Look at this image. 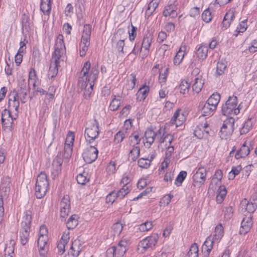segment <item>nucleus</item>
I'll list each match as a JSON object with an SVG mask.
<instances>
[{
  "instance_id": "obj_33",
  "label": "nucleus",
  "mask_w": 257,
  "mask_h": 257,
  "mask_svg": "<svg viewBox=\"0 0 257 257\" xmlns=\"http://www.w3.org/2000/svg\"><path fill=\"white\" fill-rule=\"evenodd\" d=\"M220 96L218 93H213L208 99L206 102L212 107L216 109L217 106L220 101Z\"/></svg>"
},
{
  "instance_id": "obj_20",
  "label": "nucleus",
  "mask_w": 257,
  "mask_h": 257,
  "mask_svg": "<svg viewBox=\"0 0 257 257\" xmlns=\"http://www.w3.org/2000/svg\"><path fill=\"white\" fill-rule=\"evenodd\" d=\"M181 110L178 109L174 113L171 120L172 124H175L176 126L181 125L185 120V117L183 113L180 112Z\"/></svg>"
},
{
  "instance_id": "obj_51",
  "label": "nucleus",
  "mask_w": 257,
  "mask_h": 257,
  "mask_svg": "<svg viewBox=\"0 0 257 257\" xmlns=\"http://www.w3.org/2000/svg\"><path fill=\"white\" fill-rule=\"evenodd\" d=\"M246 20L242 21L237 27L236 30L233 34V35L237 37L239 33L244 32L247 29Z\"/></svg>"
},
{
  "instance_id": "obj_14",
  "label": "nucleus",
  "mask_w": 257,
  "mask_h": 257,
  "mask_svg": "<svg viewBox=\"0 0 257 257\" xmlns=\"http://www.w3.org/2000/svg\"><path fill=\"white\" fill-rule=\"evenodd\" d=\"M129 245V239L126 237H123L116 246H113L115 250V256L120 257L123 255L127 250V247Z\"/></svg>"
},
{
  "instance_id": "obj_19",
  "label": "nucleus",
  "mask_w": 257,
  "mask_h": 257,
  "mask_svg": "<svg viewBox=\"0 0 257 257\" xmlns=\"http://www.w3.org/2000/svg\"><path fill=\"white\" fill-rule=\"evenodd\" d=\"M48 236H39L37 240V245L40 254L44 256L48 250Z\"/></svg>"
},
{
  "instance_id": "obj_23",
  "label": "nucleus",
  "mask_w": 257,
  "mask_h": 257,
  "mask_svg": "<svg viewBox=\"0 0 257 257\" xmlns=\"http://www.w3.org/2000/svg\"><path fill=\"white\" fill-rule=\"evenodd\" d=\"M32 73V68H31L30 69V71H29V80H28L29 90H27L26 89L23 88V89H21V90L18 93H16L17 94V96H17L18 100H19V98H20L22 103H25L27 100L28 91L29 92L30 90V80L32 79V77H31ZM15 92H17L16 91H15Z\"/></svg>"
},
{
  "instance_id": "obj_7",
  "label": "nucleus",
  "mask_w": 257,
  "mask_h": 257,
  "mask_svg": "<svg viewBox=\"0 0 257 257\" xmlns=\"http://www.w3.org/2000/svg\"><path fill=\"white\" fill-rule=\"evenodd\" d=\"M91 33V26L85 25L81 37V42L79 44V53L81 57L85 56L90 45V38Z\"/></svg>"
},
{
  "instance_id": "obj_48",
  "label": "nucleus",
  "mask_w": 257,
  "mask_h": 257,
  "mask_svg": "<svg viewBox=\"0 0 257 257\" xmlns=\"http://www.w3.org/2000/svg\"><path fill=\"white\" fill-rule=\"evenodd\" d=\"M190 88L189 83L187 80H182L179 85L180 92L183 94L188 93Z\"/></svg>"
},
{
  "instance_id": "obj_28",
  "label": "nucleus",
  "mask_w": 257,
  "mask_h": 257,
  "mask_svg": "<svg viewBox=\"0 0 257 257\" xmlns=\"http://www.w3.org/2000/svg\"><path fill=\"white\" fill-rule=\"evenodd\" d=\"M204 84V81L202 79L201 75H197L195 77L193 80L192 85L193 90L197 93H198L202 89Z\"/></svg>"
},
{
  "instance_id": "obj_45",
  "label": "nucleus",
  "mask_w": 257,
  "mask_h": 257,
  "mask_svg": "<svg viewBox=\"0 0 257 257\" xmlns=\"http://www.w3.org/2000/svg\"><path fill=\"white\" fill-rule=\"evenodd\" d=\"M198 246L196 243L191 245L187 253V257H198Z\"/></svg>"
},
{
  "instance_id": "obj_32",
  "label": "nucleus",
  "mask_w": 257,
  "mask_h": 257,
  "mask_svg": "<svg viewBox=\"0 0 257 257\" xmlns=\"http://www.w3.org/2000/svg\"><path fill=\"white\" fill-rule=\"evenodd\" d=\"M176 10L177 7L175 5L172 4L168 5L165 7L163 16L165 17L171 16L172 18H175L177 16Z\"/></svg>"
},
{
  "instance_id": "obj_60",
  "label": "nucleus",
  "mask_w": 257,
  "mask_h": 257,
  "mask_svg": "<svg viewBox=\"0 0 257 257\" xmlns=\"http://www.w3.org/2000/svg\"><path fill=\"white\" fill-rule=\"evenodd\" d=\"M173 139L174 137L172 135L168 134L165 136V137L163 138L162 140H160L159 142L160 143H165V146H167L168 145L170 146Z\"/></svg>"
},
{
  "instance_id": "obj_4",
  "label": "nucleus",
  "mask_w": 257,
  "mask_h": 257,
  "mask_svg": "<svg viewBox=\"0 0 257 257\" xmlns=\"http://www.w3.org/2000/svg\"><path fill=\"white\" fill-rule=\"evenodd\" d=\"M127 33L123 29H119L114 34L112 38V42L113 44L115 43V49L117 50L119 53L131 54V49L126 46L124 49V40L126 38Z\"/></svg>"
},
{
  "instance_id": "obj_24",
  "label": "nucleus",
  "mask_w": 257,
  "mask_h": 257,
  "mask_svg": "<svg viewBox=\"0 0 257 257\" xmlns=\"http://www.w3.org/2000/svg\"><path fill=\"white\" fill-rule=\"evenodd\" d=\"M240 205L242 208L245 209L250 214L253 213L257 208L255 203L250 200L249 201L246 199H244L241 201Z\"/></svg>"
},
{
  "instance_id": "obj_27",
  "label": "nucleus",
  "mask_w": 257,
  "mask_h": 257,
  "mask_svg": "<svg viewBox=\"0 0 257 257\" xmlns=\"http://www.w3.org/2000/svg\"><path fill=\"white\" fill-rule=\"evenodd\" d=\"M247 144L246 141H245L242 145L240 150L237 151L235 155L236 159L245 157L249 154L250 149L249 146L247 145Z\"/></svg>"
},
{
  "instance_id": "obj_59",
  "label": "nucleus",
  "mask_w": 257,
  "mask_h": 257,
  "mask_svg": "<svg viewBox=\"0 0 257 257\" xmlns=\"http://www.w3.org/2000/svg\"><path fill=\"white\" fill-rule=\"evenodd\" d=\"M153 227L152 222L151 221H146L140 225L139 229L141 232H145L150 230Z\"/></svg>"
},
{
  "instance_id": "obj_3",
  "label": "nucleus",
  "mask_w": 257,
  "mask_h": 257,
  "mask_svg": "<svg viewBox=\"0 0 257 257\" xmlns=\"http://www.w3.org/2000/svg\"><path fill=\"white\" fill-rule=\"evenodd\" d=\"M223 236V228L221 224L215 228L213 236H208L202 246V251L205 257H208L211 251L213 244L218 242Z\"/></svg>"
},
{
  "instance_id": "obj_44",
  "label": "nucleus",
  "mask_w": 257,
  "mask_h": 257,
  "mask_svg": "<svg viewBox=\"0 0 257 257\" xmlns=\"http://www.w3.org/2000/svg\"><path fill=\"white\" fill-rule=\"evenodd\" d=\"M73 146L65 145L64 148V153L61 156V158L68 160L71 156L72 154Z\"/></svg>"
},
{
  "instance_id": "obj_8",
  "label": "nucleus",
  "mask_w": 257,
  "mask_h": 257,
  "mask_svg": "<svg viewBox=\"0 0 257 257\" xmlns=\"http://www.w3.org/2000/svg\"><path fill=\"white\" fill-rule=\"evenodd\" d=\"M49 184L45 173H41L37 178L35 187V195L37 198H42L48 190Z\"/></svg>"
},
{
  "instance_id": "obj_42",
  "label": "nucleus",
  "mask_w": 257,
  "mask_h": 257,
  "mask_svg": "<svg viewBox=\"0 0 257 257\" xmlns=\"http://www.w3.org/2000/svg\"><path fill=\"white\" fill-rule=\"evenodd\" d=\"M227 66V62L225 60H221L218 62L216 66V73L220 75L224 73Z\"/></svg>"
},
{
  "instance_id": "obj_25",
  "label": "nucleus",
  "mask_w": 257,
  "mask_h": 257,
  "mask_svg": "<svg viewBox=\"0 0 257 257\" xmlns=\"http://www.w3.org/2000/svg\"><path fill=\"white\" fill-rule=\"evenodd\" d=\"M234 18V10H230L224 17L222 23V29L225 30L230 25L231 21Z\"/></svg>"
},
{
  "instance_id": "obj_22",
  "label": "nucleus",
  "mask_w": 257,
  "mask_h": 257,
  "mask_svg": "<svg viewBox=\"0 0 257 257\" xmlns=\"http://www.w3.org/2000/svg\"><path fill=\"white\" fill-rule=\"evenodd\" d=\"M89 70L88 72L87 82L94 84V82L97 79L99 73L98 64L95 63L93 65L90 73H89Z\"/></svg>"
},
{
  "instance_id": "obj_56",
  "label": "nucleus",
  "mask_w": 257,
  "mask_h": 257,
  "mask_svg": "<svg viewBox=\"0 0 257 257\" xmlns=\"http://www.w3.org/2000/svg\"><path fill=\"white\" fill-rule=\"evenodd\" d=\"M151 160H149L144 158H141L139 159L138 164L139 166L142 168L147 169L150 166Z\"/></svg>"
},
{
  "instance_id": "obj_58",
  "label": "nucleus",
  "mask_w": 257,
  "mask_h": 257,
  "mask_svg": "<svg viewBox=\"0 0 257 257\" xmlns=\"http://www.w3.org/2000/svg\"><path fill=\"white\" fill-rule=\"evenodd\" d=\"M87 174L85 172L80 173L77 176V181L78 183L81 185H85L89 180L87 178Z\"/></svg>"
},
{
  "instance_id": "obj_40",
  "label": "nucleus",
  "mask_w": 257,
  "mask_h": 257,
  "mask_svg": "<svg viewBox=\"0 0 257 257\" xmlns=\"http://www.w3.org/2000/svg\"><path fill=\"white\" fill-rule=\"evenodd\" d=\"M216 109L215 107H212L207 102H206L201 109V113L203 116L211 115L213 114L214 111Z\"/></svg>"
},
{
  "instance_id": "obj_31",
  "label": "nucleus",
  "mask_w": 257,
  "mask_h": 257,
  "mask_svg": "<svg viewBox=\"0 0 257 257\" xmlns=\"http://www.w3.org/2000/svg\"><path fill=\"white\" fill-rule=\"evenodd\" d=\"M52 0H41V10L43 14L47 16H49L52 8Z\"/></svg>"
},
{
  "instance_id": "obj_10",
  "label": "nucleus",
  "mask_w": 257,
  "mask_h": 257,
  "mask_svg": "<svg viewBox=\"0 0 257 257\" xmlns=\"http://www.w3.org/2000/svg\"><path fill=\"white\" fill-rule=\"evenodd\" d=\"M99 133L98 123L94 120L85 129L84 136L86 142L92 143L98 137Z\"/></svg>"
},
{
  "instance_id": "obj_16",
  "label": "nucleus",
  "mask_w": 257,
  "mask_h": 257,
  "mask_svg": "<svg viewBox=\"0 0 257 257\" xmlns=\"http://www.w3.org/2000/svg\"><path fill=\"white\" fill-rule=\"evenodd\" d=\"M83 248L81 242L79 239H75L72 242L71 247L68 251L70 257H77Z\"/></svg>"
},
{
  "instance_id": "obj_62",
  "label": "nucleus",
  "mask_w": 257,
  "mask_h": 257,
  "mask_svg": "<svg viewBox=\"0 0 257 257\" xmlns=\"http://www.w3.org/2000/svg\"><path fill=\"white\" fill-rule=\"evenodd\" d=\"M126 131L121 130L119 131L115 135L114 137V141L117 143H120L122 141L123 139L125 137Z\"/></svg>"
},
{
  "instance_id": "obj_54",
  "label": "nucleus",
  "mask_w": 257,
  "mask_h": 257,
  "mask_svg": "<svg viewBox=\"0 0 257 257\" xmlns=\"http://www.w3.org/2000/svg\"><path fill=\"white\" fill-rule=\"evenodd\" d=\"M222 178V172L221 170H218L215 171V174L213 177L211 182L210 184L209 187L211 188V186H213L214 181H216L217 182H221V179ZM212 188H213L212 186Z\"/></svg>"
},
{
  "instance_id": "obj_43",
  "label": "nucleus",
  "mask_w": 257,
  "mask_h": 257,
  "mask_svg": "<svg viewBox=\"0 0 257 257\" xmlns=\"http://www.w3.org/2000/svg\"><path fill=\"white\" fill-rule=\"evenodd\" d=\"M252 126V121L251 118H248L243 124L242 127L240 130V134H245L248 132Z\"/></svg>"
},
{
  "instance_id": "obj_55",
  "label": "nucleus",
  "mask_w": 257,
  "mask_h": 257,
  "mask_svg": "<svg viewBox=\"0 0 257 257\" xmlns=\"http://www.w3.org/2000/svg\"><path fill=\"white\" fill-rule=\"evenodd\" d=\"M184 52L181 50V49L177 52L176 56L174 58V64L175 65H178L181 62L184 56Z\"/></svg>"
},
{
  "instance_id": "obj_61",
  "label": "nucleus",
  "mask_w": 257,
  "mask_h": 257,
  "mask_svg": "<svg viewBox=\"0 0 257 257\" xmlns=\"http://www.w3.org/2000/svg\"><path fill=\"white\" fill-rule=\"evenodd\" d=\"M136 75L134 73H132L130 75L129 77V80H128L127 83V89H133L134 88L136 85Z\"/></svg>"
},
{
  "instance_id": "obj_57",
  "label": "nucleus",
  "mask_w": 257,
  "mask_h": 257,
  "mask_svg": "<svg viewBox=\"0 0 257 257\" xmlns=\"http://www.w3.org/2000/svg\"><path fill=\"white\" fill-rule=\"evenodd\" d=\"M122 228L123 226L121 223L119 222H116L114 223L111 227L112 231L113 232V235H119L122 231Z\"/></svg>"
},
{
  "instance_id": "obj_21",
  "label": "nucleus",
  "mask_w": 257,
  "mask_h": 257,
  "mask_svg": "<svg viewBox=\"0 0 257 257\" xmlns=\"http://www.w3.org/2000/svg\"><path fill=\"white\" fill-rule=\"evenodd\" d=\"M10 191V179L9 177H5L0 187V196L7 197Z\"/></svg>"
},
{
  "instance_id": "obj_2",
  "label": "nucleus",
  "mask_w": 257,
  "mask_h": 257,
  "mask_svg": "<svg viewBox=\"0 0 257 257\" xmlns=\"http://www.w3.org/2000/svg\"><path fill=\"white\" fill-rule=\"evenodd\" d=\"M90 67L91 64L89 61H87L84 63L78 82L79 88L81 90L84 89L83 96L86 99L89 98L94 84L87 82L88 72L90 70Z\"/></svg>"
},
{
  "instance_id": "obj_64",
  "label": "nucleus",
  "mask_w": 257,
  "mask_h": 257,
  "mask_svg": "<svg viewBox=\"0 0 257 257\" xmlns=\"http://www.w3.org/2000/svg\"><path fill=\"white\" fill-rule=\"evenodd\" d=\"M223 211L224 212V217L226 220L229 219L232 216L233 213V209L231 206H228L224 208Z\"/></svg>"
},
{
  "instance_id": "obj_39",
  "label": "nucleus",
  "mask_w": 257,
  "mask_h": 257,
  "mask_svg": "<svg viewBox=\"0 0 257 257\" xmlns=\"http://www.w3.org/2000/svg\"><path fill=\"white\" fill-rule=\"evenodd\" d=\"M140 154V149L139 146L133 147L128 154V158L132 160V161H135Z\"/></svg>"
},
{
  "instance_id": "obj_17",
  "label": "nucleus",
  "mask_w": 257,
  "mask_h": 257,
  "mask_svg": "<svg viewBox=\"0 0 257 257\" xmlns=\"http://www.w3.org/2000/svg\"><path fill=\"white\" fill-rule=\"evenodd\" d=\"M253 221L251 215L245 216L241 221L239 233L242 234H246L250 230Z\"/></svg>"
},
{
  "instance_id": "obj_34",
  "label": "nucleus",
  "mask_w": 257,
  "mask_h": 257,
  "mask_svg": "<svg viewBox=\"0 0 257 257\" xmlns=\"http://www.w3.org/2000/svg\"><path fill=\"white\" fill-rule=\"evenodd\" d=\"M208 46L205 44L201 45L197 49V57L202 60L205 59L207 56Z\"/></svg>"
},
{
  "instance_id": "obj_52",
  "label": "nucleus",
  "mask_w": 257,
  "mask_h": 257,
  "mask_svg": "<svg viewBox=\"0 0 257 257\" xmlns=\"http://www.w3.org/2000/svg\"><path fill=\"white\" fill-rule=\"evenodd\" d=\"M187 172L184 171H181L175 179V184L177 186H180L184 180L186 178Z\"/></svg>"
},
{
  "instance_id": "obj_35",
  "label": "nucleus",
  "mask_w": 257,
  "mask_h": 257,
  "mask_svg": "<svg viewBox=\"0 0 257 257\" xmlns=\"http://www.w3.org/2000/svg\"><path fill=\"white\" fill-rule=\"evenodd\" d=\"M227 191L224 187L219 186L217 190V194L216 197V200L217 203L220 204L224 199L226 195Z\"/></svg>"
},
{
  "instance_id": "obj_49",
  "label": "nucleus",
  "mask_w": 257,
  "mask_h": 257,
  "mask_svg": "<svg viewBox=\"0 0 257 257\" xmlns=\"http://www.w3.org/2000/svg\"><path fill=\"white\" fill-rule=\"evenodd\" d=\"M121 103V98H116L115 96L110 102L109 108L111 111H115L117 109Z\"/></svg>"
},
{
  "instance_id": "obj_26",
  "label": "nucleus",
  "mask_w": 257,
  "mask_h": 257,
  "mask_svg": "<svg viewBox=\"0 0 257 257\" xmlns=\"http://www.w3.org/2000/svg\"><path fill=\"white\" fill-rule=\"evenodd\" d=\"M69 239V232L67 234H63L61 240L58 243V252L60 255H62L65 251V245L67 244Z\"/></svg>"
},
{
  "instance_id": "obj_38",
  "label": "nucleus",
  "mask_w": 257,
  "mask_h": 257,
  "mask_svg": "<svg viewBox=\"0 0 257 257\" xmlns=\"http://www.w3.org/2000/svg\"><path fill=\"white\" fill-rule=\"evenodd\" d=\"M149 90L150 88L149 86L146 85H144L142 87L140 88L137 93L138 99H140V100H144L148 95Z\"/></svg>"
},
{
  "instance_id": "obj_6",
  "label": "nucleus",
  "mask_w": 257,
  "mask_h": 257,
  "mask_svg": "<svg viewBox=\"0 0 257 257\" xmlns=\"http://www.w3.org/2000/svg\"><path fill=\"white\" fill-rule=\"evenodd\" d=\"M207 171L203 167L198 168L196 173L193 176V183L191 189L194 194L199 193L200 188L206 180Z\"/></svg>"
},
{
  "instance_id": "obj_9",
  "label": "nucleus",
  "mask_w": 257,
  "mask_h": 257,
  "mask_svg": "<svg viewBox=\"0 0 257 257\" xmlns=\"http://www.w3.org/2000/svg\"><path fill=\"white\" fill-rule=\"evenodd\" d=\"M237 100L235 96H229L225 104L222 106V113L224 115L233 114L236 115L239 112V109L237 108Z\"/></svg>"
},
{
  "instance_id": "obj_13",
  "label": "nucleus",
  "mask_w": 257,
  "mask_h": 257,
  "mask_svg": "<svg viewBox=\"0 0 257 257\" xmlns=\"http://www.w3.org/2000/svg\"><path fill=\"white\" fill-rule=\"evenodd\" d=\"M82 155L84 161L90 164L97 159L98 150L94 146L90 145L86 149Z\"/></svg>"
},
{
  "instance_id": "obj_36",
  "label": "nucleus",
  "mask_w": 257,
  "mask_h": 257,
  "mask_svg": "<svg viewBox=\"0 0 257 257\" xmlns=\"http://www.w3.org/2000/svg\"><path fill=\"white\" fill-rule=\"evenodd\" d=\"M146 143L149 144V147L154 143L156 134L152 129L148 128L145 132Z\"/></svg>"
},
{
  "instance_id": "obj_11",
  "label": "nucleus",
  "mask_w": 257,
  "mask_h": 257,
  "mask_svg": "<svg viewBox=\"0 0 257 257\" xmlns=\"http://www.w3.org/2000/svg\"><path fill=\"white\" fill-rule=\"evenodd\" d=\"M234 119L229 117L225 120L219 132V136L221 139H227L234 131Z\"/></svg>"
},
{
  "instance_id": "obj_1",
  "label": "nucleus",
  "mask_w": 257,
  "mask_h": 257,
  "mask_svg": "<svg viewBox=\"0 0 257 257\" xmlns=\"http://www.w3.org/2000/svg\"><path fill=\"white\" fill-rule=\"evenodd\" d=\"M17 94L15 91L11 92L9 96V109H5L2 111V123L5 127L11 131L18 115L19 101L17 99Z\"/></svg>"
},
{
  "instance_id": "obj_12",
  "label": "nucleus",
  "mask_w": 257,
  "mask_h": 257,
  "mask_svg": "<svg viewBox=\"0 0 257 257\" xmlns=\"http://www.w3.org/2000/svg\"><path fill=\"white\" fill-rule=\"evenodd\" d=\"M159 238L157 234H153L141 240L138 245V250L140 252L143 253L147 249L155 245Z\"/></svg>"
},
{
  "instance_id": "obj_47",
  "label": "nucleus",
  "mask_w": 257,
  "mask_h": 257,
  "mask_svg": "<svg viewBox=\"0 0 257 257\" xmlns=\"http://www.w3.org/2000/svg\"><path fill=\"white\" fill-rule=\"evenodd\" d=\"M64 52V50H63L55 49V51L52 55L51 61H53L54 63L59 64L60 58L63 54Z\"/></svg>"
},
{
  "instance_id": "obj_15",
  "label": "nucleus",
  "mask_w": 257,
  "mask_h": 257,
  "mask_svg": "<svg viewBox=\"0 0 257 257\" xmlns=\"http://www.w3.org/2000/svg\"><path fill=\"white\" fill-rule=\"evenodd\" d=\"M60 216L65 218L70 211V201L68 195L64 196L60 203Z\"/></svg>"
},
{
  "instance_id": "obj_46",
  "label": "nucleus",
  "mask_w": 257,
  "mask_h": 257,
  "mask_svg": "<svg viewBox=\"0 0 257 257\" xmlns=\"http://www.w3.org/2000/svg\"><path fill=\"white\" fill-rule=\"evenodd\" d=\"M55 49L65 50V47L63 41V36L59 35L56 39L55 45Z\"/></svg>"
},
{
  "instance_id": "obj_18",
  "label": "nucleus",
  "mask_w": 257,
  "mask_h": 257,
  "mask_svg": "<svg viewBox=\"0 0 257 257\" xmlns=\"http://www.w3.org/2000/svg\"><path fill=\"white\" fill-rule=\"evenodd\" d=\"M63 163V159L61 158V155L59 154L56 156L53 160L52 168V174L53 178L58 176L61 172V165Z\"/></svg>"
},
{
  "instance_id": "obj_41",
  "label": "nucleus",
  "mask_w": 257,
  "mask_h": 257,
  "mask_svg": "<svg viewBox=\"0 0 257 257\" xmlns=\"http://www.w3.org/2000/svg\"><path fill=\"white\" fill-rule=\"evenodd\" d=\"M131 190V188L130 186L123 185L122 187L117 193L115 192L116 197L120 199L123 198L130 192Z\"/></svg>"
},
{
  "instance_id": "obj_5",
  "label": "nucleus",
  "mask_w": 257,
  "mask_h": 257,
  "mask_svg": "<svg viewBox=\"0 0 257 257\" xmlns=\"http://www.w3.org/2000/svg\"><path fill=\"white\" fill-rule=\"evenodd\" d=\"M32 215L30 211L26 212L23 218L21 230V241L22 245H25L29 240L30 232L31 231Z\"/></svg>"
},
{
  "instance_id": "obj_30",
  "label": "nucleus",
  "mask_w": 257,
  "mask_h": 257,
  "mask_svg": "<svg viewBox=\"0 0 257 257\" xmlns=\"http://www.w3.org/2000/svg\"><path fill=\"white\" fill-rule=\"evenodd\" d=\"M160 0H152L148 5L145 12V17L149 18L158 7Z\"/></svg>"
},
{
  "instance_id": "obj_63",
  "label": "nucleus",
  "mask_w": 257,
  "mask_h": 257,
  "mask_svg": "<svg viewBox=\"0 0 257 257\" xmlns=\"http://www.w3.org/2000/svg\"><path fill=\"white\" fill-rule=\"evenodd\" d=\"M11 243H12V246H7L5 247V257H13L11 253H13L14 251V245L15 244L14 241L11 240Z\"/></svg>"
},
{
  "instance_id": "obj_37",
  "label": "nucleus",
  "mask_w": 257,
  "mask_h": 257,
  "mask_svg": "<svg viewBox=\"0 0 257 257\" xmlns=\"http://www.w3.org/2000/svg\"><path fill=\"white\" fill-rule=\"evenodd\" d=\"M78 217L76 214L72 215L67 220L66 226L68 229H74L78 225Z\"/></svg>"
},
{
  "instance_id": "obj_50",
  "label": "nucleus",
  "mask_w": 257,
  "mask_h": 257,
  "mask_svg": "<svg viewBox=\"0 0 257 257\" xmlns=\"http://www.w3.org/2000/svg\"><path fill=\"white\" fill-rule=\"evenodd\" d=\"M140 141L141 139L137 134H134L129 137L130 145L132 147L138 146Z\"/></svg>"
},
{
  "instance_id": "obj_53",
  "label": "nucleus",
  "mask_w": 257,
  "mask_h": 257,
  "mask_svg": "<svg viewBox=\"0 0 257 257\" xmlns=\"http://www.w3.org/2000/svg\"><path fill=\"white\" fill-rule=\"evenodd\" d=\"M58 65L59 64L51 61L49 71V75L50 76L51 78L55 77L57 75Z\"/></svg>"
},
{
  "instance_id": "obj_29",
  "label": "nucleus",
  "mask_w": 257,
  "mask_h": 257,
  "mask_svg": "<svg viewBox=\"0 0 257 257\" xmlns=\"http://www.w3.org/2000/svg\"><path fill=\"white\" fill-rule=\"evenodd\" d=\"M153 39V34L148 31L146 33L142 43V47L146 50H149Z\"/></svg>"
}]
</instances>
